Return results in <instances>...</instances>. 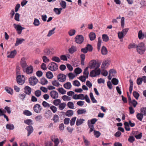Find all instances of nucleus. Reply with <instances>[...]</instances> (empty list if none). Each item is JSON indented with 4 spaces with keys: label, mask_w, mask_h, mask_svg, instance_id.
Returning a JSON list of instances; mask_svg holds the SVG:
<instances>
[{
    "label": "nucleus",
    "mask_w": 146,
    "mask_h": 146,
    "mask_svg": "<svg viewBox=\"0 0 146 146\" xmlns=\"http://www.w3.org/2000/svg\"><path fill=\"white\" fill-rule=\"evenodd\" d=\"M62 9V8H54L53 11L56 15H59L61 13Z\"/></svg>",
    "instance_id": "26"
},
{
    "label": "nucleus",
    "mask_w": 146,
    "mask_h": 146,
    "mask_svg": "<svg viewBox=\"0 0 146 146\" xmlns=\"http://www.w3.org/2000/svg\"><path fill=\"white\" fill-rule=\"evenodd\" d=\"M109 65L108 61L106 60L104 61L102 64L101 68L102 69H105L107 68Z\"/></svg>",
    "instance_id": "19"
},
{
    "label": "nucleus",
    "mask_w": 146,
    "mask_h": 146,
    "mask_svg": "<svg viewBox=\"0 0 146 146\" xmlns=\"http://www.w3.org/2000/svg\"><path fill=\"white\" fill-rule=\"evenodd\" d=\"M143 114L138 113L137 114L136 116L137 119L140 121H141L143 117Z\"/></svg>",
    "instance_id": "42"
},
{
    "label": "nucleus",
    "mask_w": 146,
    "mask_h": 146,
    "mask_svg": "<svg viewBox=\"0 0 146 146\" xmlns=\"http://www.w3.org/2000/svg\"><path fill=\"white\" fill-rule=\"evenodd\" d=\"M42 118V116L41 115H38L36 116L35 119L36 121L41 122Z\"/></svg>",
    "instance_id": "48"
},
{
    "label": "nucleus",
    "mask_w": 146,
    "mask_h": 146,
    "mask_svg": "<svg viewBox=\"0 0 146 146\" xmlns=\"http://www.w3.org/2000/svg\"><path fill=\"white\" fill-rule=\"evenodd\" d=\"M38 81V80L35 77L33 76L30 77L29 79V82L31 85L34 86Z\"/></svg>",
    "instance_id": "7"
},
{
    "label": "nucleus",
    "mask_w": 146,
    "mask_h": 146,
    "mask_svg": "<svg viewBox=\"0 0 146 146\" xmlns=\"http://www.w3.org/2000/svg\"><path fill=\"white\" fill-rule=\"evenodd\" d=\"M88 51H91V45L90 44H88L86 47L81 49V51L84 53H86Z\"/></svg>",
    "instance_id": "11"
},
{
    "label": "nucleus",
    "mask_w": 146,
    "mask_h": 146,
    "mask_svg": "<svg viewBox=\"0 0 146 146\" xmlns=\"http://www.w3.org/2000/svg\"><path fill=\"white\" fill-rule=\"evenodd\" d=\"M41 91L40 90H38L35 91V94L36 96L38 97L41 95Z\"/></svg>",
    "instance_id": "61"
},
{
    "label": "nucleus",
    "mask_w": 146,
    "mask_h": 146,
    "mask_svg": "<svg viewBox=\"0 0 146 146\" xmlns=\"http://www.w3.org/2000/svg\"><path fill=\"white\" fill-rule=\"evenodd\" d=\"M40 23V21L38 19L36 18L34 19L33 24L35 26H38L39 25Z\"/></svg>",
    "instance_id": "54"
},
{
    "label": "nucleus",
    "mask_w": 146,
    "mask_h": 146,
    "mask_svg": "<svg viewBox=\"0 0 146 146\" xmlns=\"http://www.w3.org/2000/svg\"><path fill=\"white\" fill-rule=\"evenodd\" d=\"M5 90L8 93L11 94H12L13 93V89L10 88L6 87L5 88Z\"/></svg>",
    "instance_id": "32"
},
{
    "label": "nucleus",
    "mask_w": 146,
    "mask_h": 146,
    "mask_svg": "<svg viewBox=\"0 0 146 146\" xmlns=\"http://www.w3.org/2000/svg\"><path fill=\"white\" fill-rule=\"evenodd\" d=\"M57 79L59 81L63 82L66 80V76L63 74H60L57 76Z\"/></svg>",
    "instance_id": "8"
},
{
    "label": "nucleus",
    "mask_w": 146,
    "mask_h": 146,
    "mask_svg": "<svg viewBox=\"0 0 146 146\" xmlns=\"http://www.w3.org/2000/svg\"><path fill=\"white\" fill-rule=\"evenodd\" d=\"M56 29V28H54L52 30L50 31L47 35V36L48 37H50L52 34L54 33V31Z\"/></svg>",
    "instance_id": "49"
},
{
    "label": "nucleus",
    "mask_w": 146,
    "mask_h": 146,
    "mask_svg": "<svg viewBox=\"0 0 146 146\" xmlns=\"http://www.w3.org/2000/svg\"><path fill=\"white\" fill-rule=\"evenodd\" d=\"M76 119V117H73L71 119L70 121V125L71 126H72V125H74Z\"/></svg>",
    "instance_id": "47"
},
{
    "label": "nucleus",
    "mask_w": 146,
    "mask_h": 146,
    "mask_svg": "<svg viewBox=\"0 0 146 146\" xmlns=\"http://www.w3.org/2000/svg\"><path fill=\"white\" fill-rule=\"evenodd\" d=\"M82 72V70L79 68H77L74 70L76 74H79Z\"/></svg>",
    "instance_id": "59"
},
{
    "label": "nucleus",
    "mask_w": 146,
    "mask_h": 146,
    "mask_svg": "<svg viewBox=\"0 0 146 146\" xmlns=\"http://www.w3.org/2000/svg\"><path fill=\"white\" fill-rule=\"evenodd\" d=\"M130 82V84L129 87V91L130 94H131L132 93V91L133 90V81L130 80L129 81Z\"/></svg>",
    "instance_id": "43"
},
{
    "label": "nucleus",
    "mask_w": 146,
    "mask_h": 146,
    "mask_svg": "<svg viewBox=\"0 0 146 146\" xmlns=\"http://www.w3.org/2000/svg\"><path fill=\"white\" fill-rule=\"evenodd\" d=\"M59 92L62 94H64L66 93V91L62 88H60L58 89Z\"/></svg>",
    "instance_id": "36"
},
{
    "label": "nucleus",
    "mask_w": 146,
    "mask_h": 146,
    "mask_svg": "<svg viewBox=\"0 0 146 146\" xmlns=\"http://www.w3.org/2000/svg\"><path fill=\"white\" fill-rule=\"evenodd\" d=\"M102 38L103 41L106 42H107L109 40V38L107 35L103 34L102 35Z\"/></svg>",
    "instance_id": "37"
},
{
    "label": "nucleus",
    "mask_w": 146,
    "mask_h": 146,
    "mask_svg": "<svg viewBox=\"0 0 146 146\" xmlns=\"http://www.w3.org/2000/svg\"><path fill=\"white\" fill-rule=\"evenodd\" d=\"M86 111L85 109H80L77 111V113L78 115L82 114L85 113Z\"/></svg>",
    "instance_id": "31"
},
{
    "label": "nucleus",
    "mask_w": 146,
    "mask_h": 146,
    "mask_svg": "<svg viewBox=\"0 0 146 146\" xmlns=\"http://www.w3.org/2000/svg\"><path fill=\"white\" fill-rule=\"evenodd\" d=\"M52 60L57 62H59L60 61V58L56 56L53 57L52 58Z\"/></svg>",
    "instance_id": "46"
},
{
    "label": "nucleus",
    "mask_w": 146,
    "mask_h": 146,
    "mask_svg": "<svg viewBox=\"0 0 146 146\" xmlns=\"http://www.w3.org/2000/svg\"><path fill=\"white\" fill-rule=\"evenodd\" d=\"M26 72L28 74H29L33 72V68L32 66L30 65L29 66L26 67L25 70Z\"/></svg>",
    "instance_id": "15"
},
{
    "label": "nucleus",
    "mask_w": 146,
    "mask_h": 146,
    "mask_svg": "<svg viewBox=\"0 0 146 146\" xmlns=\"http://www.w3.org/2000/svg\"><path fill=\"white\" fill-rule=\"evenodd\" d=\"M66 2L64 1H62L60 3V5L64 9L66 8Z\"/></svg>",
    "instance_id": "56"
},
{
    "label": "nucleus",
    "mask_w": 146,
    "mask_h": 146,
    "mask_svg": "<svg viewBox=\"0 0 146 146\" xmlns=\"http://www.w3.org/2000/svg\"><path fill=\"white\" fill-rule=\"evenodd\" d=\"M46 76L47 78L51 79L53 77V75L52 72L48 71L46 73Z\"/></svg>",
    "instance_id": "29"
},
{
    "label": "nucleus",
    "mask_w": 146,
    "mask_h": 146,
    "mask_svg": "<svg viewBox=\"0 0 146 146\" xmlns=\"http://www.w3.org/2000/svg\"><path fill=\"white\" fill-rule=\"evenodd\" d=\"M124 125L125 130L127 131H129L130 130V128L129 127V123L127 122L124 123Z\"/></svg>",
    "instance_id": "45"
},
{
    "label": "nucleus",
    "mask_w": 146,
    "mask_h": 146,
    "mask_svg": "<svg viewBox=\"0 0 146 146\" xmlns=\"http://www.w3.org/2000/svg\"><path fill=\"white\" fill-rule=\"evenodd\" d=\"M73 114L74 112L72 110H69L66 111L65 115L67 117H71L73 115Z\"/></svg>",
    "instance_id": "22"
},
{
    "label": "nucleus",
    "mask_w": 146,
    "mask_h": 146,
    "mask_svg": "<svg viewBox=\"0 0 146 146\" xmlns=\"http://www.w3.org/2000/svg\"><path fill=\"white\" fill-rule=\"evenodd\" d=\"M101 73V70L99 68H95L92 70V77L99 76Z\"/></svg>",
    "instance_id": "5"
},
{
    "label": "nucleus",
    "mask_w": 146,
    "mask_h": 146,
    "mask_svg": "<svg viewBox=\"0 0 146 146\" xmlns=\"http://www.w3.org/2000/svg\"><path fill=\"white\" fill-rule=\"evenodd\" d=\"M88 67H86V68L84 70V76L86 77V78H88V75H89V72L88 71Z\"/></svg>",
    "instance_id": "34"
},
{
    "label": "nucleus",
    "mask_w": 146,
    "mask_h": 146,
    "mask_svg": "<svg viewBox=\"0 0 146 146\" xmlns=\"http://www.w3.org/2000/svg\"><path fill=\"white\" fill-rule=\"evenodd\" d=\"M76 33V31L74 29H71L68 32V34L70 36H72L74 35Z\"/></svg>",
    "instance_id": "60"
},
{
    "label": "nucleus",
    "mask_w": 146,
    "mask_h": 146,
    "mask_svg": "<svg viewBox=\"0 0 146 146\" xmlns=\"http://www.w3.org/2000/svg\"><path fill=\"white\" fill-rule=\"evenodd\" d=\"M6 128L7 129H8L13 130L14 128V126L13 124H7L6 125Z\"/></svg>",
    "instance_id": "33"
},
{
    "label": "nucleus",
    "mask_w": 146,
    "mask_h": 146,
    "mask_svg": "<svg viewBox=\"0 0 146 146\" xmlns=\"http://www.w3.org/2000/svg\"><path fill=\"white\" fill-rule=\"evenodd\" d=\"M94 134L96 137L98 138L100 136L101 133L99 131L94 130Z\"/></svg>",
    "instance_id": "52"
},
{
    "label": "nucleus",
    "mask_w": 146,
    "mask_h": 146,
    "mask_svg": "<svg viewBox=\"0 0 146 146\" xmlns=\"http://www.w3.org/2000/svg\"><path fill=\"white\" fill-rule=\"evenodd\" d=\"M53 48H46L44 50V53L47 55H50L53 53Z\"/></svg>",
    "instance_id": "14"
},
{
    "label": "nucleus",
    "mask_w": 146,
    "mask_h": 146,
    "mask_svg": "<svg viewBox=\"0 0 146 146\" xmlns=\"http://www.w3.org/2000/svg\"><path fill=\"white\" fill-rule=\"evenodd\" d=\"M144 33L143 34L141 30H140L139 31L138 34V36L139 39H143L144 37Z\"/></svg>",
    "instance_id": "41"
},
{
    "label": "nucleus",
    "mask_w": 146,
    "mask_h": 146,
    "mask_svg": "<svg viewBox=\"0 0 146 146\" xmlns=\"http://www.w3.org/2000/svg\"><path fill=\"white\" fill-rule=\"evenodd\" d=\"M40 83L42 85H45L47 84L48 81L45 78H43L40 79Z\"/></svg>",
    "instance_id": "28"
},
{
    "label": "nucleus",
    "mask_w": 146,
    "mask_h": 146,
    "mask_svg": "<svg viewBox=\"0 0 146 146\" xmlns=\"http://www.w3.org/2000/svg\"><path fill=\"white\" fill-rule=\"evenodd\" d=\"M58 64L54 62H52L48 64V66L49 70L52 71H54L58 69Z\"/></svg>",
    "instance_id": "3"
},
{
    "label": "nucleus",
    "mask_w": 146,
    "mask_h": 146,
    "mask_svg": "<svg viewBox=\"0 0 146 146\" xmlns=\"http://www.w3.org/2000/svg\"><path fill=\"white\" fill-rule=\"evenodd\" d=\"M15 28L16 29L17 33L20 35L21 34L22 30L25 29V28L22 27L19 25H17L15 24H13Z\"/></svg>",
    "instance_id": "6"
},
{
    "label": "nucleus",
    "mask_w": 146,
    "mask_h": 146,
    "mask_svg": "<svg viewBox=\"0 0 146 146\" xmlns=\"http://www.w3.org/2000/svg\"><path fill=\"white\" fill-rule=\"evenodd\" d=\"M73 85L75 86H79L80 84L78 81L76 80L73 81Z\"/></svg>",
    "instance_id": "62"
},
{
    "label": "nucleus",
    "mask_w": 146,
    "mask_h": 146,
    "mask_svg": "<svg viewBox=\"0 0 146 146\" xmlns=\"http://www.w3.org/2000/svg\"><path fill=\"white\" fill-rule=\"evenodd\" d=\"M17 54V51L15 50L11 52L10 54L7 55V57L9 58H13Z\"/></svg>",
    "instance_id": "20"
},
{
    "label": "nucleus",
    "mask_w": 146,
    "mask_h": 146,
    "mask_svg": "<svg viewBox=\"0 0 146 146\" xmlns=\"http://www.w3.org/2000/svg\"><path fill=\"white\" fill-rule=\"evenodd\" d=\"M101 74L104 76H107L108 72L107 70L104 69H102L101 70Z\"/></svg>",
    "instance_id": "35"
},
{
    "label": "nucleus",
    "mask_w": 146,
    "mask_h": 146,
    "mask_svg": "<svg viewBox=\"0 0 146 146\" xmlns=\"http://www.w3.org/2000/svg\"><path fill=\"white\" fill-rule=\"evenodd\" d=\"M50 109L53 113H56L57 111V108L54 106L52 105L50 106Z\"/></svg>",
    "instance_id": "50"
},
{
    "label": "nucleus",
    "mask_w": 146,
    "mask_h": 146,
    "mask_svg": "<svg viewBox=\"0 0 146 146\" xmlns=\"http://www.w3.org/2000/svg\"><path fill=\"white\" fill-rule=\"evenodd\" d=\"M85 121V120L83 119H78L76 121V125L77 126H79L82 124Z\"/></svg>",
    "instance_id": "23"
},
{
    "label": "nucleus",
    "mask_w": 146,
    "mask_h": 146,
    "mask_svg": "<svg viewBox=\"0 0 146 146\" xmlns=\"http://www.w3.org/2000/svg\"><path fill=\"white\" fill-rule=\"evenodd\" d=\"M67 106L70 109H73L74 108V103L72 102H68L67 104Z\"/></svg>",
    "instance_id": "44"
},
{
    "label": "nucleus",
    "mask_w": 146,
    "mask_h": 146,
    "mask_svg": "<svg viewBox=\"0 0 146 146\" xmlns=\"http://www.w3.org/2000/svg\"><path fill=\"white\" fill-rule=\"evenodd\" d=\"M101 52L102 54L103 55H105L107 54L108 51L106 48L105 46H103L102 47L101 49Z\"/></svg>",
    "instance_id": "30"
},
{
    "label": "nucleus",
    "mask_w": 146,
    "mask_h": 146,
    "mask_svg": "<svg viewBox=\"0 0 146 146\" xmlns=\"http://www.w3.org/2000/svg\"><path fill=\"white\" fill-rule=\"evenodd\" d=\"M24 122L28 125L30 124H33V121L31 119H27L24 120Z\"/></svg>",
    "instance_id": "53"
},
{
    "label": "nucleus",
    "mask_w": 146,
    "mask_h": 146,
    "mask_svg": "<svg viewBox=\"0 0 146 146\" xmlns=\"http://www.w3.org/2000/svg\"><path fill=\"white\" fill-rule=\"evenodd\" d=\"M133 96L137 100L139 96V94L136 91H133Z\"/></svg>",
    "instance_id": "57"
},
{
    "label": "nucleus",
    "mask_w": 146,
    "mask_h": 146,
    "mask_svg": "<svg viewBox=\"0 0 146 146\" xmlns=\"http://www.w3.org/2000/svg\"><path fill=\"white\" fill-rule=\"evenodd\" d=\"M102 62L99 61L98 60H92V68H98L100 66Z\"/></svg>",
    "instance_id": "2"
},
{
    "label": "nucleus",
    "mask_w": 146,
    "mask_h": 146,
    "mask_svg": "<svg viewBox=\"0 0 146 146\" xmlns=\"http://www.w3.org/2000/svg\"><path fill=\"white\" fill-rule=\"evenodd\" d=\"M52 84L54 86L57 87H58L60 85V83L57 80H54L52 82Z\"/></svg>",
    "instance_id": "40"
},
{
    "label": "nucleus",
    "mask_w": 146,
    "mask_h": 146,
    "mask_svg": "<svg viewBox=\"0 0 146 146\" xmlns=\"http://www.w3.org/2000/svg\"><path fill=\"white\" fill-rule=\"evenodd\" d=\"M65 89L69 90L72 87V85L70 82H67L65 83L63 85Z\"/></svg>",
    "instance_id": "21"
},
{
    "label": "nucleus",
    "mask_w": 146,
    "mask_h": 146,
    "mask_svg": "<svg viewBox=\"0 0 146 146\" xmlns=\"http://www.w3.org/2000/svg\"><path fill=\"white\" fill-rule=\"evenodd\" d=\"M26 129L28 131L27 136H29L33 132V128L31 125H29L26 127Z\"/></svg>",
    "instance_id": "16"
},
{
    "label": "nucleus",
    "mask_w": 146,
    "mask_h": 146,
    "mask_svg": "<svg viewBox=\"0 0 146 146\" xmlns=\"http://www.w3.org/2000/svg\"><path fill=\"white\" fill-rule=\"evenodd\" d=\"M24 92L27 94L29 95L31 91V88L28 86H26L24 88Z\"/></svg>",
    "instance_id": "18"
},
{
    "label": "nucleus",
    "mask_w": 146,
    "mask_h": 146,
    "mask_svg": "<svg viewBox=\"0 0 146 146\" xmlns=\"http://www.w3.org/2000/svg\"><path fill=\"white\" fill-rule=\"evenodd\" d=\"M75 41L77 43H81L84 40V37L83 36L81 35H78L75 38Z\"/></svg>",
    "instance_id": "10"
},
{
    "label": "nucleus",
    "mask_w": 146,
    "mask_h": 146,
    "mask_svg": "<svg viewBox=\"0 0 146 146\" xmlns=\"http://www.w3.org/2000/svg\"><path fill=\"white\" fill-rule=\"evenodd\" d=\"M68 51L70 53L72 54L76 51V47L74 46H72L71 48L69 49Z\"/></svg>",
    "instance_id": "27"
},
{
    "label": "nucleus",
    "mask_w": 146,
    "mask_h": 146,
    "mask_svg": "<svg viewBox=\"0 0 146 146\" xmlns=\"http://www.w3.org/2000/svg\"><path fill=\"white\" fill-rule=\"evenodd\" d=\"M53 120L55 123L59 122V120L58 116L57 115L55 114L53 117Z\"/></svg>",
    "instance_id": "39"
},
{
    "label": "nucleus",
    "mask_w": 146,
    "mask_h": 146,
    "mask_svg": "<svg viewBox=\"0 0 146 146\" xmlns=\"http://www.w3.org/2000/svg\"><path fill=\"white\" fill-rule=\"evenodd\" d=\"M137 45L134 43L130 44L129 45L128 48L129 49L137 48Z\"/></svg>",
    "instance_id": "58"
},
{
    "label": "nucleus",
    "mask_w": 146,
    "mask_h": 146,
    "mask_svg": "<svg viewBox=\"0 0 146 146\" xmlns=\"http://www.w3.org/2000/svg\"><path fill=\"white\" fill-rule=\"evenodd\" d=\"M141 111L142 113L146 115V108L143 107L141 109Z\"/></svg>",
    "instance_id": "64"
},
{
    "label": "nucleus",
    "mask_w": 146,
    "mask_h": 146,
    "mask_svg": "<svg viewBox=\"0 0 146 146\" xmlns=\"http://www.w3.org/2000/svg\"><path fill=\"white\" fill-rule=\"evenodd\" d=\"M25 40L23 38H17L16 42L15 44V46H17L19 44L22 43Z\"/></svg>",
    "instance_id": "17"
},
{
    "label": "nucleus",
    "mask_w": 146,
    "mask_h": 146,
    "mask_svg": "<svg viewBox=\"0 0 146 146\" xmlns=\"http://www.w3.org/2000/svg\"><path fill=\"white\" fill-rule=\"evenodd\" d=\"M23 114L27 116H31L32 115V113L29 111L27 110L23 111Z\"/></svg>",
    "instance_id": "55"
},
{
    "label": "nucleus",
    "mask_w": 146,
    "mask_h": 146,
    "mask_svg": "<svg viewBox=\"0 0 146 146\" xmlns=\"http://www.w3.org/2000/svg\"><path fill=\"white\" fill-rule=\"evenodd\" d=\"M146 46L143 42L139 43L137 45V50L138 53L140 54H143L146 50Z\"/></svg>",
    "instance_id": "1"
},
{
    "label": "nucleus",
    "mask_w": 146,
    "mask_h": 146,
    "mask_svg": "<svg viewBox=\"0 0 146 146\" xmlns=\"http://www.w3.org/2000/svg\"><path fill=\"white\" fill-rule=\"evenodd\" d=\"M50 95L52 98L54 99H57L58 96V93L54 90L51 91L50 92Z\"/></svg>",
    "instance_id": "13"
},
{
    "label": "nucleus",
    "mask_w": 146,
    "mask_h": 146,
    "mask_svg": "<svg viewBox=\"0 0 146 146\" xmlns=\"http://www.w3.org/2000/svg\"><path fill=\"white\" fill-rule=\"evenodd\" d=\"M118 80L115 78H113L111 80V82L114 85H116L118 84Z\"/></svg>",
    "instance_id": "51"
},
{
    "label": "nucleus",
    "mask_w": 146,
    "mask_h": 146,
    "mask_svg": "<svg viewBox=\"0 0 146 146\" xmlns=\"http://www.w3.org/2000/svg\"><path fill=\"white\" fill-rule=\"evenodd\" d=\"M34 111L37 113H40L42 110V107L40 104H36L33 107Z\"/></svg>",
    "instance_id": "9"
},
{
    "label": "nucleus",
    "mask_w": 146,
    "mask_h": 146,
    "mask_svg": "<svg viewBox=\"0 0 146 146\" xmlns=\"http://www.w3.org/2000/svg\"><path fill=\"white\" fill-rule=\"evenodd\" d=\"M17 83L19 85L23 84L25 81V78L23 75H19L17 77Z\"/></svg>",
    "instance_id": "4"
},
{
    "label": "nucleus",
    "mask_w": 146,
    "mask_h": 146,
    "mask_svg": "<svg viewBox=\"0 0 146 146\" xmlns=\"http://www.w3.org/2000/svg\"><path fill=\"white\" fill-rule=\"evenodd\" d=\"M62 98L64 101H68L70 100L71 98L66 95H64L62 97Z\"/></svg>",
    "instance_id": "38"
},
{
    "label": "nucleus",
    "mask_w": 146,
    "mask_h": 146,
    "mask_svg": "<svg viewBox=\"0 0 146 146\" xmlns=\"http://www.w3.org/2000/svg\"><path fill=\"white\" fill-rule=\"evenodd\" d=\"M21 65L22 67L23 71H24L25 70L26 68L27 65L25 61V59L24 58H21Z\"/></svg>",
    "instance_id": "12"
},
{
    "label": "nucleus",
    "mask_w": 146,
    "mask_h": 146,
    "mask_svg": "<svg viewBox=\"0 0 146 146\" xmlns=\"http://www.w3.org/2000/svg\"><path fill=\"white\" fill-rule=\"evenodd\" d=\"M143 81L142 77L138 78L137 80V84L138 85H141V84Z\"/></svg>",
    "instance_id": "63"
},
{
    "label": "nucleus",
    "mask_w": 146,
    "mask_h": 146,
    "mask_svg": "<svg viewBox=\"0 0 146 146\" xmlns=\"http://www.w3.org/2000/svg\"><path fill=\"white\" fill-rule=\"evenodd\" d=\"M61 103V101L60 99H56L53 101V104L56 106H58Z\"/></svg>",
    "instance_id": "25"
},
{
    "label": "nucleus",
    "mask_w": 146,
    "mask_h": 146,
    "mask_svg": "<svg viewBox=\"0 0 146 146\" xmlns=\"http://www.w3.org/2000/svg\"><path fill=\"white\" fill-rule=\"evenodd\" d=\"M58 106L59 109L60 110H62L66 107V104L65 103L63 102L61 103Z\"/></svg>",
    "instance_id": "24"
}]
</instances>
